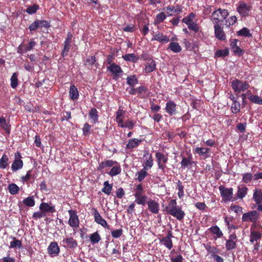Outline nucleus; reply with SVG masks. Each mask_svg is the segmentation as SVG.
Here are the masks:
<instances>
[{"mask_svg": "<svg viewBox=\"0 0 262 262\" xmlns=\"http://www.w3.org/2000/svg\"><path fill=\"white\" fill-rule=\"evenodd\" d=\"M147 196L145 195H139L135 197V202L138 205H145L148 202L147 201Z\"/></svg>", "mask_w": 262, "mask_h": 262, "instance_id": "obj_50", "label": "nucleus"}, {"mask_svg": "<svg viewBox=\"0 0 262 262\" xmlns=\"http://www.w3.org/2000/svg\"><path fill=\"white\" fill-rule=\"evenodd\" d=\"M73 35L71 32H68L67 37L63 42V49L61 51V56L64 57L68 56L72 47Z\"/></svg>", "mask_w": 262, "mask_h": 262, "instance_id": "obj_7", "label": "nucleus"}, {"mask_svg": "<svg viewBox=\"0 0 262 262\" xmlns=\"http://www.w3.org/2000/svg\"><path fill=\"white\" fill-rule=\"evenodd\" d=\"M170 258L171 262H183L184 260L182 255L180 254L177 255L176 257L170 256Z\"/></svg>", "mask_w": 262, "mask_h": 262, "instance_id": "obj_64", "label": "nucleus"}, {"mask_svg": "<svg viewBox=\"0 0 262 262\" xmlns=\"http://www.w3.org/2000/svg\"><path fill=\"white\" fill-rule=\"evenodd\" d=\"M193 163H194V162L192 161V157L191 154H189V155L187 158H182L181 162L182 167L183 168L187 167L189 165H192Z\"/></svg>", "mask_w": 262, "mask_h": 262, "instance_id": "obj_32", "label": "nucleus"}, {"mask_svg": "<svg viewBox=\"0 0 262 262\" xmlns=\"http://www.w3.org/2000/svg\"><path fill=\"white\" fill-rule=\"evenodd\" d=\"M236 34L238 36L243 37H251L252 36L249 30L246 27H244L241 30L237 31Z\"/></svg>", "mask_w": 262, "mask_h": 262, "instance_id": "obj_47", "label": "nucleus"}, {"mask_svg": "<svg viewBox=\"0 0 262 262\" xmlns=\"http://www.w3.org/2000/svg\"><path fill=\"white\" fill-rule=\"evenodd\" d=\"M195 14L193 13H191L187 16L185 17L182 19V22L186 24L187 25L193 22V20L195 17Z\"/></svg>", "mask_w": 262, "mask_h": 262, "instance_id": "obj_57", "label": "nucleus"}, {"mask_svg": "<svg viewBox=\"0 0 262 262\" xmlns=\"http://www.w3.org/2000/svg\"><path fill=\"white\" fill-rule=\"evenodd\" d=\"M205 248L207 251L212 254H216V253H219L220 249L215 246H211L210 245H207L205 246Z\"/></svg>", "mask_w": 262, "mask_h": 262, "instance_id": "obj_58", "label": "nucleus"}, {"mask_svg": "<svg viewBox=\"0 0 262 262\" xmlns=\"http://www.w3.org/2000/svg\"><path fill=\"white\" fill-rule=\"evenodd\" d=\"M69 96L71 99H77L79 97V92L77 88L73 84L71 85L69 91Z\"/></svg>", "mask_w": 262, "mask_h": 262, "instance_id": "obj_33", "label": "nucleus"}, {"mask_svg": "<svg viewBox=\"0 0 262 262\" xmlns=\"http://www.w3.org/2000/svg\"><path fill=\"white\" fill-rule=\"evenodd\" d=\"M251 9L250 5L243 2H239L237 7L236 10L242 17L247 16L249 15Z\"/></svg>", "mask_w": 262, "mask_h": 262, "instance_id": "obj_13", "label": "nucleus"}, {"mask_svg": "<svg viewBox=\"0 0 262 262\" xmlns=\"http://www.w3.org/2000/svg\"><path fill=\"white\" fill-rule=\"evenodd\" d=\"M113 189V184H110L108 181L103 183V188L101 191L107 195H110Z\"/></svg>", "mask_w": 262, "mask_h": 262, "instance_id": "obj_39", "label": "nucleus"}, {"mask_svg": "<svg viewBox=\"0 0 262 262\" xmlns=\"http://www.w3.org/2000/svg\"><path fill=\"white\" fill-rule=\"evenodd\" d=\"M32 169H30L27 171L25 176H23L20 178V180L23 183L27 182L31 179H35V176L32 174Z\"/></svg>", "mask_w": 262, "mask_h": 262, "instance_id": "obj_54", "label": "nucleus"}, {"mask_svg": "<svg viewBox=\"0 0 262 262\" xmlns=\"http://www.w3.org/2000/svg\"><path fill=\"white\" fill-rule=\"evenodd\" d=\"M231 112L233 114H237L240 112L241 103L237 100L232 102L231 107Z\"/></svg>", "mask_w": 262, "mask_h": 262, "instance_id": "obj_52", "label": "nucleus"}, {"mask_svg": "<svg viewBox=\"0 0 262 262\" xmlns=\"http://www.w3.org/2000/svg\"><path fill=\"white\" fill-rule=\"evenodd\" d=\"M160 243H162L168 249L170 250L173 247L172 240L165 238V237L160 239Z\"/></svg>", "mask_w": 262, "mask_h": 262, "instance_id": "obj_48", "label": "nucleus"}, {"mask_svg": "<svg viewBox=\"0 0 262 262\" xmlns=\"http://www.w3.org/2000/svg\"><path fill=\"white\" fill-rule=\"evenodd\" d=\"M136 122L133 121L130 119H127L125 122H123L119 127L121 128H127L129 129H132L135 125Z\"/></svg>", "mask_w": 262, "mask_h": 262, "instance_id": "obj_41", "label": "nucleus"}, {"mask_svg": "<svg viewBox=\"0 0 262 262\" xmlns=\"http://www.w3.org/2000/svg\"><path fill=\"white\" fill-rule=\"evenodd\" d=\"M148 209L152 213L157 214L159 213L160 207L158 202L155 200H151L147 202Z\"/></svg>", "mask_w": 262, "mask_h": 262, "instance_id": "obj_20", "label": "nucleus"}, {"mask_svg": "<svg viewBox=\"0 0 262 262\" xmlns=\"http://www.w3.org/2000/svg\"><path fill=\"white\" fill-rule=\"evenodd\" d=\"M89 237L91 243L93 245L98 243L101 239L97 231L91 234Z\"/></svg>", "mask_w": 262, "mask_h": 262, "instance_id": "obj_49", "label": "nucleus"}, {"mask_svg": "<svg viewBox=\"0 0 262 262\" xmlns=\"http://www.w3.org/2000/svg\"><path fill=\"white\" fill-rule=\"evenodd\" d=\"M253 179V175L251 172H247L243 174L242 181L245 183H249Z\"/></svg>", "mask_w": 262, "mask_h": 262, "instance_id": "obj_56", "label": "nucleus"}, {"mask_svg": "<svg viewBox=\"0 0 262 262\" xmlns=\"http://www.w3.org/2000/svg\"><path fill=\"white\" fill-rule=\"evenodd\" d=\"M176 188L178 190V195L180 199L183 198L184 195V186L182 185V182L178 180L177 182Z\"/></svg>", "mask_w": 262, "mask_h": 262, "instance_id": "obj_45", "label": "nucleus"}, {"mask_svg": "<svg viewBox=\"0 0 262 262\" xmlns=\"http://www.w3.org/2000/svg\"><path fill=\"white\" fill-rule=\"evenodd\" d=\"M106 167H112L111 170L107 172L112 177L119 174L121 172V167L120 164L118 162L112 160H107L99 163L97 169L98 171L103 172V169Z\"/></svg>", "mask_w": 262, "mask_h": 262, "instance_id": "obj_1", "label": "nucleus"}, {"mask_svg": "<svg viewBox=\"0 0 262 262\" xmlns=\"http://www.w3.org/2000/svg\"><path fill=\"white\" fill-rule=\"evenodd\" d=\"M31 50L29 48L28 45H27L26 44L21 43L17 48V52L22 55L23 54Z\"/></svg>", "mask_w": 262, "mask_h": 262, "instance_id": "obj_51", "label": "nucleus"}, {"mask_svg": "<svg viewBox=\"0 0 262 262\" xmlns=\"http://www.w3.org/2000/svg\"><path fill=\"white\" fill-rule=\"evenodd\" d=\"M142 141V140L138 139L136 138L129 139L126 145V148L128 149H132L134 148H136L138 147Z\"/></svg>", "mask_w": 262, "mask_h": 262, "instance_id": "obj_24", "label": "nucleus"}, {"mask_svg": "<svg viewBox=\"0 0 262 262\" xmlns=\"http://www.w3.org/2000/svg\"><path fill=\"white\" fill-rule=\"evenodd\" d=\"M253 199L257 206L261 204L262 202V190L255 189L253 194Z\"/></svg>", "mask_w": 262, "mask_h": 262, "instance_id": "obj_23", "label": "nucleus"}, {"mask_svg": "<svg viewBox=\"0 0 262 262\" xmlns=\"http://www.w3.org/2000/svg\"><path fill=\"white\" fill-rule=\"evenodd\" d=\"M248 99L252 103L257 104H262V98L257 95H251L248 97Z\"/></svg>", "mask_w": 262, "mask_h": 262, "instance_id": "obj_59", "label": "nucleus"}, {"mask_svg": "<svg viewBox=\"0 0 262 262\" xmlns=\"http://www.w3.org/2000/svg\"><path fill=\"white\" fill-rule=\"evenodd\" d=\"M126 83L131 87H134L138 83V80L135 75L128 76L126 78Z\"/></svg>", "mask_w": 262, "mask_h": 262, "instance_id": "obj_44", "label": "nucleus"}, {"mask_svg": "<svg viewBox=\"0 0 262 262\" xmlns=\"http://www.w3.org/2000/svg\"><path fill=\"white\" fill-rule=\"evenodd\" d=\"M125 112L121 109H119L116 112V121L118 123V126H120L124 121V114Z\"/></svg>", "mask_w": 262, "mask_h": 262, "instance_id": "obj_36", "label": "nucleus"}, {"mask_svg": "<svg viewBox=\"0 0 262 262\" xmlns=\"http://www.w3.org/2000/svg\"><path fill=\"white\" fill-rule=\"evenodd\" d=\"M259 218V213L255 210L251 211L244 213L242 216L243 222L256 223Z\"/></svg>", "mask_w": 262, "mask_h": 262, "instance_id": "obj_8", "label": "nucleus"}, {"mask_svg": "<svg viewBox=\"0 0 262 262\" xmlns=\"http://www.w3.org/2000/svg\"><path fill=\"white\" fill-rule=\"evenodd\" d=\"M151 40H157L161 43H167L169 41V38L166 35H164L161 33H159L155 34L151 38Z\"/></svg>", "mask_w": 262, "mask_h": 262, "instance_id": "obj_26", "label": "nucleus"}, {"mask_svg": "<svg viewBox=\"0 0 262 262\" xmlns=\"http://www.w3.org/2000/svg\"><path fill=\"white\" fill-rule=\"evenodd\" d=\"M148 89L144 86H141L137 88V93L139 95V97L141 98H143L145 97V93L147 91Z\"/></svg>", "mask_w": 262, "mask_h": 262, "instance_id": "obj_61", "label": "nucleus"}, {"mask_svg": "<svg viewBox=\"0 0 262 262\" xmlns=\"http://www.w3.org/2000/svg\"><path fill=\"white\" fill-rule=\"evenodd\" d=\"M222 201L224 202L234 201L236 198H233V189L232 187L226 188L224 185H220L219 187Z\"/></svg>", "mask_w": 262, "mask_h": 262, "instance_id": "obj_4", "label": "nucleus"}, {"mask_svg": "<svg viewBox=\"0 0 262 262\" xmlns=\"http://www.w3.org/2000/svg\"><path fill=\"white\" fill-rule=\"evenodd\" d=\"M92 211H93V216L95 221L104 228L110 229V225H108L106 221L102 217L97 209L93 208Z\"/></svg>", "mask_w": 262, "mask_h": 262, "instance_id": "obj_14", "label": "nucleus"}, {"mask_svg": "<svg viewBox=\"0 0 262 262\" xmlns=\"http://www.w3.org/2000/svg\"><path fill=\"white\" fill-rule=\"evenodd\" d=\"M13 241L10 242V248H14L17 247L20 248L22 247V244L20 241L17 239L15 237H12Z\"/></svg>", "mask_w": 262, "mask_h": 262, "instance_id": "obj_60", "label": "nucleus"}, {"mask_svg": "<svg viewBox=\"0 0 262 262\" xmlns=\"http://www.w3.org/2000/svg\"><path fill=\"white\" fill-rule=\"evenodd\" d=\"M9 166V158L6 154H4L0 159V168L4 169Z\"/></svg>", "mask_w": 262, "mask_h": 262, "instance_id": "obj_40", "label": "nucleus"}, {"mask_svg": "<svg viewBox=\"0 0 262 262\" xmlns=\"http://www.w3.org/2000/svg\"><path fill=\"white\" fill-rule=\"evenodd\" d=\"M176 104L173 101H169L166 103L165 111L169 116L176 114Z\"/></svg>", "mask_w": 262, "mask_h": 262, "instance_id": "obj_21", "label": "nucleus"}, {"mask_svg": "<svg viewBox=\"0 0 262 262\" xmlns=\"http://www.w3.org/2000/svg\"><path fill=\"white\" fill-rule=\"evenodd\" d=\"M262 234L261 233L255 231H252L250 234V241L251 243L253 244L255 241H257L258 239H260L261 237Z\"/></svg>", "mask_w": 262, "mask_h": 262, "instance_id": "obj_46", "label": "nucleus"}, {"mask_svg": "<svg viewBox=\"0 0 262 262\" xmlns=\"http://www.w3.org/2000/svg\"><path fill=\"white\" fill-rule=\"evenodd\" d=\"M8 190L11 194L15 195L19 192L20 188L16 184L11 183L9 184Z\"/></svg>", "mask_w": 262, "mask_h": 262, "instance_id": "obj_43", "label": "nucleus"}, {"mask_svg": "<svg viewBox=\"0 0 262 262\" xmlns=\"http://www.w3.org/2000/svg\"><path fill=\"white\" fill-rule=\"evenodd\" d=\"M48 252L50 256H57L60 252V248L56 242L51 243L48 247Z\"/></svg>", "mask_w": 262, "mask_h": 262, "instance_id": "obj_17", "label": "nucleus"}, {"mask_svg": "<svg viewBox=\"0 0 262 262\" xmlns=\"http://www.w3.org/2000/svg\"><path fill=\"white\" fill-rule=\"evenodd\" d=\"M38 26L40 28H45L47 29H49L51 25L50 23L46 20L38 19Z\"/></svg>", "mask_w": 262, "mask_h": 262, "instance_id": "obj_62", "label": "nucleus"}, {"mask_svg": "<svg viewBox=\"0 0 262 262\" xmlns=\"http://www.w3.org/2000/svg\"><path fill=\"white\" fill-rule=\"evenodd\" d=\"M122 58L126 61H132L135 63L139 60V57H137L134 53H130L123 55Z\"/></svg>", "mask_w": 262, "mask_h": 262, "instance_id": "obj_37", "label": "nucleus"}, {"mask_svg": "<svg viewBox=\"0 0 262 262\" xmlns=\"http://www.w3.org/2000/svg\"><path fill=\"white\" fill-rule=\"evenodd\" d=\"M107 69L112 74L113 79L116 80H118L123 73V70L120 66L115 63L111 64L107 67Z\"/></svg>", "mask_w": 262, "mask_h": 262, "instance_id": "obj_10", "label": "nucleus"}, {"mask_svg": "<svg viewBox=\"0 0 262 262\" xmlns=\"http://www.w3.org/2000/svg\"><path fill=\"white\" fill-rule=\"evenodd\" d=\"M22 203H23L26 206L31 207L35 205V202L33 196H32L25 198L23 200L22 202H19L18 204L19 208L21 207Z\"/></svg>", "mask_w": 262, "mask_h": 262, "instance_id": "obj_25", "label": "nucleus"}, {"mask_svg": "<svg viewBox=\"0 0 262 262\" xmlns=\"http://www.w3.org/2000/svg\"><path fill=\"white\" fill-rule=\"evenodd\" d=\"M215 36L219 40H225L226 34L220 25H214Z\"/></svg>", "mask_w": 262, "mask_h": 262, "instance_id": "obj_19", "label": "nucleus"}, {"mask_svg": "<svg viewBox=\"0 0 262 262\" xmlns=\"http://www.w3.org/2000/svg\"><path fill=\"white\" fill-rule=\"evenodd\" d=\"M89 116L90 118L92 120V121L94 123H96L98 121V111L95 108H92L89 111Z\"/></svg>", "mask_w": 262, "mask_h": 262, "instance_id": "obj_34", "label": "nucleus"}, {"mask_svg": "<svg viewBox=\"0 0 262 262\" xmlns=\"http://www.w3.org/2000/svg\"><path fill=\"white\" fill-rule=\"evenodd\" d=\"M166 10L168 11L167 14L172 15L174 13L180 14L182 12L181 6H177L176 7L168 6L166 7Z\"/></svg>", "mask_w": 262, "mask_h": 262, "instance_id": "obj_31", "label": "nucleus"}, {"mask_svg": "<svg viewBox=\"0 0 262 262\" xmlns=\"http://www.w3.org/2000/svg\"><path fill=\"white\" fill-rule=\"evenodd\" d=\"M248 188L246 186L241 187H237V191L236 193V196L239 199H243L247 195Z\"/></svg>", "mask_w": 262, "mask_h": 262, "instance_id": "obj_29", "label": "nucleus"}, {"mask_svg": "<svg viewBox=\"0 0 262 262\" xmlns=\"http://www.w3.org/2000/svg\"><path fill=\"white\" fill-rule=\"evenodd\" d=\"M163 211L166 212V214H169L176 218L178 221H182L183 220L185 213L182 209V208L177 206V203L176 200H171L167 206H166Z\"/></svg>", "mask_w": 262, "mask_h": 262, "instance_id": "obj_2", "label": "nucleus"}, {"mask_svg": "<svg viewBox=\"0 0 262 262\" xmlns=\"http://www.w3.org/2000/svg\"><path fill=\"white\" fill-rule=\"evenodd\" d=\"M211 152V149L209 148L204 147H197L194 148L193 150L194 154H198L200 156H205L206 157H208V156H206L208 154Z\"/></svg>", "mask_w": 262, "mask_h": 262, "instance_id": "obj_28", "label": "nucleus"}, {"mask_svg": "<svg viewBox=\"0 0 262 262\" xmlns=\"http://www.w3.org/2000/svg\"><path fill=\"white\" fill-rule=\"evenodd\" d=\"M168 49L174 53H179L182 50L181 47L179 43L176 42H171L168 45Z\"/></svg>", "mask_w": 262, "mask_h": 262, "instance_id": "obj_38", "label": "nucleus"}, {"mask_svg": "<svg viewBox=\"0 0 262 262\" xmlns=\"http://www.w3.org/2000/svg\"><path fill=\"white\" fill-rule=\"evenodd\" d=\"M229 54V50L228 49L224 50H219L215 53V56L217 57H224L228 56Z\"/></svg>", "mask_w": 262, "mask_h": 262, "instance_id": "obj_63", "label": "nucleus"}, {"mask_svg": "<svg viewBox=\"0 0 262 262\" xmlns=\"http://www.w3.org/2000/svg\"><path fill=\"white\" fill-rule=\"evenodd\" d=\"M17 77H18V74L16 73H14L11 77L10 85H11V86L13 89H15L18 85V82Z\"/></svg>", "mask_w": 262, "mask_h": 262, "instance_id": "obj_55", "label": "nucleus"}, {"mask_svg": "<svg viewBox=\"0 0 262 262\" xmlns=\"http://www.w3.org/2000/svg\"><path fill=\"white\" fill-rule=\"evenodd\" d=\"M23 161L22 160H14L11 165V169L13 172L20 169L23 167Z\"/></svg>", "mask_w": 262, "mask_h": 262, "instance_id": "obj_35", "label": "nucleus"}, {"mask_svg": "<svg viewBox=\"0 0 262 262\" xmlns=\"http://www.w3.org/2000/svg\"><path fill=\"white\" fill-rule=\"evenodd\" d=\"M0 127L5 131V133L9 135L11 132V125L4 117H0Z\"/></svg>", "mask_w": 262, "mask_h": 262, "instance_id": "obj_22", "label": "nucleus"}, {"mask_svg": "<svg viewBox=\"0 0 262 262\" xmlns=\"http://www.w3.org/2000/svg\"><path fill=\"white\" fill-rule=\"evenodd\" d=\"M238 41L237 39H233L230 40V48L234 53L238 56H241L244 53V51L237 45Z\"/></svg>", "mask_w": 262, "mask_h": 262, "instance_id": "obj_18", "label": "nucleus"}, {"mask_svg": "<svg viewBox=\"0 0 262 262\" xmlns=\"http://www.w3.org/2000/svg\"><path fill=\"white\" fill-rule=\"evenodd\" d=\"M155 158L158 169L162 170L163 173H165V169L167 168L166 164L168 160V155L158 151L155 153Z\"/></svg>", "mask_w": 262, "mask_h": 262, "instance_id": "obj_5", "label": "nucleus"}, {"mask_svg": "<svg viewBox=\"0 0 262 262\" xmlns=\"http://www.w3.org/2000/svg\"><path fill=\"white\" fill-rule=\"evenodd\" d=\"M68 212L70 215L69 225L72 228H77L79 225V220L77 214V212L74 210H69Z\"/></svg>", "mask_w": 262, "mask_h": 262, "instance_id": "obj_12", "label": "nucleus"}, {"mask_svg": "<svg viewBox=\"0 0 262 262\" xmlns=\"http://www.w3.org/2000/svg\"><path fill=\"white\" fill-rule=\"evenodd\" d=\"M39 5L37 4H34L33 5L28 6L27 9L25 10V12L29 14L32 15L35 14L37 11L39 10Z\"/></svg>", "mask_w": 262, "mask_h": 262, "instance_id": "obj_53", "label": "nucleus"}, {"mask_svg": "<svg viewBox=\"0 0 262 262\" xmlns=\"http://www.w3.org/2000/svg\"><path fill=\"white\" fill-rule=\"evenodd\" d=\"M208 230L212 234L216 235L218 238L222 237L223 235L220 228L216 225L211 227Z\"/></svg>", "mask_w": 262, "mask_h": 262, "instance_id": "obj_42", "label": "nucleus"}, {"mask_svg": "<svg viewBox=\"0 0 262 262\" xmlns=\"http://www.w3.org/2000/svg\"><path fill=\"white\" fill-rule=\"evenodd\" d=\"M63 246L66 249H74L78 247V243L72 237H67L62 241Z\"/></svg>", "mask_w": 262, "mask_h": 262, "instance_id": "obj_15", "label": "nucleus"}, {"mask_svg": "<svg viewBox=\"0 0 262 262\" xmlns=\"http://www.w3.org/2000/svg\"><path fill=\"white\" fill-rule=\"evenodd\" d=\"M229 13L226 9L219 8L214 10L212 15L211 20L214 25H220V22H223L228 16Z\"/></svg>", "mask_w": 262, "mask_h": 262, "instance_id": "obj_3", "label": "nucleus"}, {"mask_svg": "<svg viewBox=\"0 0 262 262\" xmlns=\"http://www.w3.org/2000/svg\"><path fill=\"white\" fill-rule=\"evenodd\" d=\"M40 210L43 211L45 214L47 213H53L56 212L55 206L51 202L45 203L42 202L39 207Z\"/></svg>", "mask_w": 262, "mask_h": 262, "instance_id": "obj_16", "label": "nucleus"}, {"mask_svg": "<svg viewBox=\"0 0 262 262\" xmlns=\"http://www.w3.org/2000/svg\"><path fill=\"white\" fill-rule=\"evenodd\" d=\"M143 166L145 169H150L154 165V159L152 154L148 150H144L143 151Z\"/></svg>", "mask_w": 262, "mask_h": 262, "instance_id": "obj_9", "label": "nucleus"}, {"mask_svg": "<svg viewBox=\"0 0 262 262\" xmlns=\"http://www.w3.org/2000/svg\"><path fill=\"white\" fill-rule=\"evenodd\" d=\"M149 170V169H145L144 167H143L142 169L140 171H138L136 174V179L140 182H141L144 179L149 175L147 170Z\"/></svg>", "mask_w": 262, "mask_h": 262, "instance_id": "obj_30", "label": "nucleus"}, {"mask_svg": "<svg viewBox=\"0 0 262 262\" xmlns=\"http://www.w3.org/2000/svg\"><path fill=\"white\" fill-rule=\"evenodd\" d=\"M156 62L152 59H149L145 64V72L149 73L156 69Z\"/></svg>", "mask_w": 262, "mask_h": 262, "instance_id": "obj_27", "label": "nucleus"}, {"mask_svg": "<svg viewBox=\"0 0 262 262\" xmlns=\"http://www.w3.org/2000/svg\"><path fill=\"white\" fill-rule=\"evenodd\" d=\"M231 87L235 93L238 94L247 90L249 88L250 85L246 81L235 79L232 81Z\"/></svg>", "mask_w": 262, "mask_h": 262, "instance_id": "obj_6", "label": "nucleus"}, {"mask_svg": "<svg viewBox=\"0 0 262 262\" xmlns=\"http://www.w3.org/2000/svg\"><path fill=\"white\" fill-rule=\"evenodd\" d=\"M237 237L235 233L231 234L229 236V238L226 240V249L227 251H230L235 249L237 247Z\"/></svg>", "mask_w": 262, "mask_h": 262, "instance_id": "obj_11", "label": "nucleus"}]
</instances>
